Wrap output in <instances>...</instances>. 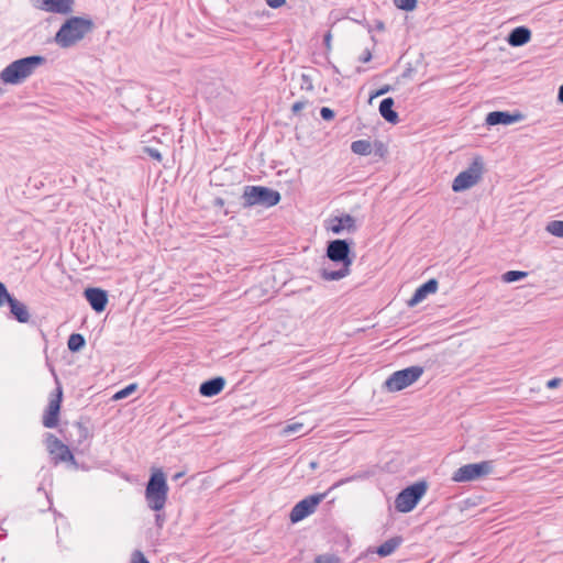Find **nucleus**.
Wrapping results in <instances>:
<instances>
[{
    "label": "nucleus",
    "instance_id": "nucleus-29",
    "mask_svg": "<svg viewBox=\"0 0 563 563\" xmlns=\"http://www.w3.org/2000/svg\"><path fill=\"white\" fill-rule=\"evenodd\" d=\"M394 4L405 11H412L417 7V0H394Z\"/></svg>",
    "mask_w": 563,
    "mask_h": 563
},
{
    "label": "nucleus",
    "instance_id": "nucleus-32",
    "mask_svg": "<svg viewBox=\"0 0 563 563\" xmlns=\"http://www.w3.org/2000/svg\"><path fill=\"white\" fill-rule=\"evenodd\" d=\"M85 345V339L81 334L73 333V352L78 351Z\"/></svg>",
    "mask_w": 563,
    "mask_h": 563
},
{
    "label": "nucleus",
    "instance_id": "nucleus-50",
    "mask_svg": "<svg viewBox=\"0 0 563 563\" xmlns=\"http://www.w3.org/2000/svg\"><path fill=\"white\" fill-rule=\"evenodd\" d=\"M43 495L48 499L47 493L43 492Z\"/></svg>",
    "mask_w": 563,
    "mask_h": 563
},
{
    "label": "nucleus",
    "instance_id": "nucleus-17",
    "mask_svg": "<svg viewBox=\"0 0 563 563\" xmlns=\"http://www.w3.org/2000/svg\"><path fill=\"white\" fill-rule=\"evenodd\" d=\"M438 290V282L435 279H430L420 287H418L412 295V297L408 300L409 307H415L419 302H421L429 294H434Z\"/></svg>",
    "mask_w": 563,
    "mask_h": 563
},
{
    "label": "nucleus",
    "instance_id": "nucleus-22",
    "mask_svg": "<svg viewBox=\"0 0 563 563\" xmlns=\"http://www.w3.org/2000/svg\"><path fill=\"white\" fill-rule=\"evenodd\" d=\"M393 106H394V99L385 98L384 100H382V102L379 104V113L387 122L397 123L398 114L396 111L393 110Z\"/></svg>",
    "mask_w": 563,
    "mask_h": 563
},
{
    "label": "nucleus",
    "instance_id": "nucleus-18",
    "mask_svg": "<svg viewBox=\"0 0 563 563\" xmlns=\"http://www.w3.org/2000/svg\"><path fill=\"white\" fill-rule=\"evenodd\" d=\"M7 303L10 307V312L13 316V318L19 321L20 323H26L30 320V312L27 310V307L19 301L15 297L11 295Z\"/></svg>",
    "mask_w": 563,
    "mask_h": 563
},
{
    "label": "nucleus",
    "instance_id": "nucleus-30",
    "mask_svg": "<svg viewBox=\"0 0 563 563\" xmlns=\"http://www.w3.org/2000/svg\"><path fill=\"white\" fill-rule=\"evenodd\" d=\"M316 563H340L341 560L334 554H321L314 560Z\"/></svg>",
    "mask_w": 563,
    "mask_h": 563
},
{
    "label": "nucleus",
    "instance_id": "nucleus-44",
    "mask_svg": "<svg viewBox=\"0 0 563 563\" xmlns=\"http://www.w3.org/2000/svg\"><path fill=\"white\" fill-rule=\"evenodd\" d=\"M349 481H350V478L341 479V481L336 482L335 484H333V486L330 489H334V488L341 486L342 484L347 483Z\"/></svg>",
    "mask_w": 563,
    "mask_h": 563
},
{
    "label": "nucleus",
    "instance_id": "nucleus-15",
    "mask_svg": "<svg viewBox=\"0 0 563 563\" xmlns=\"http://www.w3.org/2000/svg\"><path fill=\"white\" fill-rule=\"evenodd\" d=\"M35 8L53 13L70 12V0H31Z\"/></svg>",
    "mask_w": 563,
    "mask_h": 563
},
{
    "label": "nucleus",
    "instance_id": "nucleus-34",
    "mask_svg": "<svg viewBox=\"0 0 563 563\" xmlns=\"http://www.w3.org/2000/svg\"><path fill=\"white\" fill-rule=\"evenodd\" d=\"M300 79H301V84H300L301 89H305L308 91L313 90L312 80L309 75L302 74Z\"/></svg>",
    "mask_w": 563,
    "mask_h": 563
},
{
    "label": "nucleus",
    "instance_id": "nucleus-24",
    "mask_svg": "<svg viewBox=\"0 0 563 563\" xmlns=\"http://www.w3.org/2000/svg\"><path fill=\"white\" fill-rule=\"evenodd\" d=\"M401 537L390 538L376 549V553L383 558L388 556L395 552V550L401 544Z\"/></svg>",
    "mask_w": 563,
    "mask_h": 563
},
{
    "label": "nucleus",
    "instance_id": "nucleus-12",
    "mask_svg": "<svg viewBox=\"0 0 563 563\" xmlns=\"http://www.w3.org/2000/svg\"><path fill=\"white\" fill-rule=\"evenodd\" d=\"M327 229L332 231L334 234H341L343 231L355 232V219L351 214L332 217L327 221Z\"/></svg>",
    "mask_w": 563,
    "mask_h": 563
},
{
    "label": "nucleus",
    "instance_id": "nucleus-20",
    "mask_svg": "<svg viewBox=\"0 0 563 563\" xmlns=\"http://www.w3.org/2000/svg\"><path fill=\"white\" fill-rule=\"evenodd\" d=\"M225 385V380L223 377H216L209 379L200 385L199 391L202 396L212 397L218 395Z\"/></svg>",
    "mask_w": 563,
    "mask_h": 563
},
{
    "label": "nucleus",
    "instance_id": "nucleus-14",
    "mask_svg": "<svg viewBox=\"0 0 563 563\" xmlns=\"http://www.w3.org/2000/svg\"><path fill=\"white\" fill-rule=\"evenodd\" d=\"M85 298L96 312L104 311L108 303V294L106 290L101 288H87L85 290Z\"/></svg>",
    "mask_w": 563,
    "mask_h": 563
},
{
    "label": "nucleus",
    "instance_id": "nucleus-10",
    "mask_svg": "<svg viewBox=\"0 0 563 563\" xmlns=\"http://www.w3.org/2000/svg\"><path fill=\"white\" fill-rule=\"evenodd\" d=\"M55 380H56L57 386H56L55 390L51 394L49 401L47 404V407L44 411L43 419H42L43 426L48 429L55 428L58 424V419H59V410H60L63 391H62V387L58 384V380L56 377H55Z\"/></svg>",
    "mask_w": 563,
    "mask_h": 563
},
{
    "label": "nucleus",
    "instance_id": "nucleus-39",
    "mask_svg": "<svg viewBox=\"0 0 563 563\" xmlns=\"http://www.w3.org/2000/svg\"><path fill=\"white\" fill-rule=\"evenodd\" d=\"M265 1L271 8H274V9L282 7L286 2V0H265Z\"/></svg>",
    "mask_w": 563,
    "mask_h": 563
},
{
    "label": "nucleus",
    "instance_id": "nucleus-47",
    "mask_svg": "<svg viewBox=\"0 0 563 563\" xmlns=\"http://www.w3.org/2000/svg\"><path fill=\"white\" fill-rule=\"evenodd\" d=\"M309 466L311 470H316L318 467V462L312 461V462H310Z\"/></svg>",
    "mask_w": 563,
    "mask_h": 563
},
{
    "label": "nucleus",
    "instance_id": "nucleus-5",
    "mask_svg": "<svg viewBox=\"0 0 563 563\" xmlns=\"http://www.w3.org/2000/svg\"><path fill=\"white\" fill-rule=\"evenodd\" d=\"M423 374V367L410 366L394 372L384 383V388L389 393L400 391L416 383Z\"/></svg>",
    "mask_w": 563,
    "mask_h": 563
},
{
    "label": "nucleus",
    "instance_id": "nucleus-8",
    "mask_svg": "<svg viewBox=\"0 0 563 563\" xmlns=\"http://www.w3.org/2000/svg\"><path fill=\"white\" fill-rule=\"evenodd\" d=\"M493 461H483L479 463H471L459 467L452 476L456 483L472 482L493 473Z\"/></svg>",
    "mask_w": 563,
    "mask_h": 563
},
{
    "label": "nucleus",
    "instance_id": "nucleus-37",
    "mask_svg": "<svg viewBox=\"0 0 563 563\" xmlns=\"http://www.w3.org/2000/svg\"><path fill=\"white\" fill-rule=\"evenodd\" d=\"M307 103H308V102H307V101H305V100H300V101L295 102V103L292 104V107H291V112H292L294 114H299V113H300V111H301L302 109H305V108H306Z\"/></svg>",
    "mask_w": 563,
    "mask_h": 563
},
{
    "label": "nucleus",
    "instance_id": "nucleus-9",
    "mask_svg": "<svg viewBox=\"0 0 563 563\" xmlns=\"http://www.w3.org/2000/svg\"><path fill=\"white\" fill-rule=\"evenodd\" d=\"M327 494L310 495L297 503L290 511L289 519L292 523L303 520L313 514L318 505L324 499Z\"/></svg>",
    "mask_w": 563,
    "mask_h": 563
},
{
    "label": "nucleus",
    "instance_id": "nucleus-6",
    "mask_svg": "<svg viewBox=\"0 0 563 563\" xmlns=\"http://www.w3.org/2000/svg\"><path fill=\"white\" fill-rule=\"evenodd\" d=\"M484 163L482 157L476 156L471 165L463 172H461L452 183V189L455 192L464 191L475 186L483 176Z\"/></svg>",
    "mask_w": 563,
    "mask_h": 563
},
{
    "label": "nucleus",
    "instance_id": "nucleus-26",
    "mask_svg": "<svg viewBox=\"0 0 563 563\" xmlns=\"http://www.w3.org/2000/svg\"><path fill=\"white\" fill-rule=\"evenodd\" d=\"M545 230L554 236L563 238V221H551L547 224Z\"/></svg>",
    "mask_w": 563,
    "mask_h": 563
},
{
    "label": "nucleus",
    "instance_id": "nucleus-11",
    "mask_svg": "<svg viewBox=\"0 0 563 563\" xmlns=\"http://www.w3.org/2000/svg\"><path fill=\"white\" fill-rule=\"evenodd\" d=\"M46 449L55 463L70 460V448L64 444L55 435L46 434Z\"/></svg>",
    "mask_w": 563,
    "mask_h": 563
},
{
    "label": "nucleus",
    "instance_id": "nucleus-38",
    "mask_svg": "<svg viewBox=\"0 0 563 563\" xmlns=\"http://www.w3.org/2000/svg\"><path fill=\"white\" fill-rule=\"evenodd\" d=\"M144 151L154 159L161 162L162 161V155L161 153L156 150V148H153V147H145Z\"/></svg>",
    "mask_w": 563,
    "mask_h": 563
},
{
    "label": "nucleus",
    "instance_id": "nucleus-28",
    "mask_svg": "<svg viewBox=\"0 0 563 563\" xmlns=\"http://www.w3.org/2000/svg\"><path fill=\"white\" fill-rule=\"evenodd\" d=\"M137 388V385L136 384H130L129 386L124 387L123 389L117 391L112 399L113 400H120V399H123L128 396H130L132 393H134Z\"/></svg>",
    "mask_w": 563,
    "mask_h": 563
},
{
    "label": "nucleus",
    "instance_id": "nucleus-21",
    "mask_svg": "<svg viewBox=\"0 0 563 563\" xmlns=\"http://www.w3.org/2000/svg\"><path fill=\"white\" fill-rule=\"evenodd\" d=\"M77 434H78V446L74 450L84 451L89 445V440L91 438V427L88 421H78L75 426Z\"/></svg>",
    "mask_w": 563,
    "mask_h": 563
},
{
    "label": "nucleus",
    "instance_id": "nucleus-41",
    "mask_svg": "<svg viewBox=\"0 0 563 563\" xmlns=\"http://www.w3.org/2000/svg\"><path fill=\"white\" fill-rule=\"evenodd\" d=\"M371 58H372V54H371V52L367 49V51H365V53L360 57V60H361L362 63H367V62H369V60H371Z\"/></svg>",
    "mask_w": 563,
    "mask_h": 563
},
{
    "label": "nucleus",
    "instance_id": "nucleus-51",
    "mask_svg": "<svg viewBox=\"0 0 563 563\" xmlns=\"http://www.w3.org/2000/svg\"><path fill=\"white\" fill-rule=\"evenodd\" d=\"M218 205H223V201L219 199Z\"/></svg>",
    "mask_w": 563,
    "mask_h": 563
},
{
    "label": "nucleus",
    "instance_id": "nucleus-49",
    "mask_svg": "<svg viewBox=\"0 0 563 563\" xmlns=\"http://www.w3.org/2000/svg\"><path fill=\"white\" fill-rule=\"evenodd\" d=\"M66 343H67V347L70 350V336H68V339H67V342H66Z\"/></svg>",
    "mask_w": 563,
    "mask_h": 563
},
{
    "label": "nucleus",
    "instance_id": "nucleus-31",
    "mask_svg": "<svg viewBox=\"0 0 563 563\" xmlns=\"http://www.w3.org/2000/svg\"><path fill=\"white\" fill-rule=\"evenodd\" d=\"M302 428H303V424H302V423H300V422H294V423L287 424V426L283 429V434H284V435H289V434H292V433L299 432Z\"/></svg>",
    "mask_w": 563,
    "mask_h": 563
},
{
    "label": "nucleus",
    "instance_id": "nucleus-45",
    "mask_svg": "<svg viewBox=\"0 0 563 563\" xmlns=\"http://www.w3.org/2000/svg\"><path fill=\"white\" fill-rule=\"evenodd\" d=\"M330 41H331V33H327L324 35V43L327 46H330Z\"/></svg>",
    "mask_w": 563,
    "mask_h": 563
},
{
    "label": "nucleus",
    "instance_id": "nucleus-3",
    "mask_svg": "<svg viewBox=\"0 0 563 563\" xmlns=\"http://www.w3.org/2000/svg\"><path fill=\"white\" fill-rule=\"evenodd\" d=\"M168 496V485L162 470H156L151 475L146 488L145 500L150 509L161 511L164 509Z\"/></svg>",
    "mask_w": 563,
    "mask_h": 563
},
{
    "label": "nucleus",
    "instance_id": "nucleus-16",
    "mask_svg": "<svg viewBox=\"0 0 563 563\" xmlns=\"http://www.w3.org/2000/svg\"><path fill=\"white\" fill-rule=\"evenodd\" d=\"M522 119V115L520 113L511 114L509 112L504 111H493L489 112L486 117V124L488 125H497V124H512Z\"/></svg>",
    "mask_w": 563,
    "mask_h": 563
},
{
    "label": "nucleus",
    "instance_id": "nucleus-43",
    "mask_svg": "<svg viewBox=\"0 0 563 563\" xmlns=\"http://www.w3.org/2000/svg\"><path fill=\"white\" fill-rule=\"evenodd\" d=\"M389 88H390L389 86H385L382 89H379L374 96H382V95L388 92Z\"/></svg>",
    "mask_w": 563,
    "mask_h": 563
},
{
    "label": "nucleus",
    "instance_id": "nucleus-52",
    "mask_svg": "<svg viewBox=\"0 0 563 563\" xmlns=\"http://www.w3.org/2000/svg\"><path fill=\"white\" fill-rule=\"evenodd\" d=\"M181 475H183V474H181V473H179V474H177L175 477H176V478H179Z\"/></svg>",
    "mask_w": 563,
    "mask_h": 563
},
{
    "label": "nucleus",
    "instance_id": "nucleus-33",
    "mask_svg": "<svg viewBox=\"0 0 563 563\" xmlns=\"http://www.w3.org/2000/svg\"><path fill=\"white\" fill-rule=\"evenodd\" d=\"M11 297V294L8 291L5 285L0 282V307H2L9 298Z\"/></svg>",
    "mask_w": 563,
    "mask_h": 563
},
{
    "label": "nucleus",
    "instance_id": "nucleus-7",
    "mask_svg": "<svg viewBox=\"0 0 563 563\" xmlns=\"http://www.w3.org/2000/svg\"><path fill=\"white\" fill-rule=\"evenodd\" d=\"M427 492V484L424 482H417L409 487L402 489L395 499V508L399 512L411 511L421 497Z\"/></svg>",
    "mask_w": 563,
    "mask_h": 563
},
{
    "label": "nucleus",
    "instance_id": "nucleus-42",
    "mask_svg": "<svg viewBox=\"0 0 563 563\" xmlns=\"http://www.w3.org/2000/svg\"><path fill=\"white\" fill-rule=\"evenodd\" d=\"M155 521H156V525H157L158 527H162V526H163V523H164V521H165V517H164L163 515H161V514H157V515L155 516Z\"/></svg>",
    "mask_w": 563,
    "mask_h": 563
},
{
    "label": "nucleus",
    "instance_id": "nucleus-40",
    "mask_svg": "<svg viewBox=\"0 0 563 563\" xmlns=\"http://www.w3.org/2000/svg\"><path fill=\"white\" fill-rule=\"evenodd\" d=\"M561 382V378H552L547 383V387L550 389L556 388Z\"/></svg>",
    "mask_w": 563,
    "mask_h": 563
},
{
    "label": "nucleus",
    "instance_id": "nucleus-1",
    "mask_svg": "<svg viewBox=\"0 0 563 563\" xmlns=\"http://www.w3.org/2000/svg\"><path fill=\"white\" fill-rule=\"evenodd\" d=\"M351 246L346 240H334L329 242L327 256L334 263H340L341 268L334 271L327 267L321 269V277L324 280H340L350 274L353 258L350 256Z\"/></svg>",
    "mask_w": 563,
    "mask_h": 563
},
{
    "label": "nucleus",
    "instance_id": "nucleus-46",
    "mask_svg": "<svg viewBox=\"0 0 563 563\" xmlns=\"http://www.w3.org/2000/svg\"><path fill=\"white\" fill-rule=\"evenodd\" d=\"M559 101L563 103V85L559 89Z\"/></svg>",
    "mask_w": 563,
    "mask_h": 563
},
{
    "label": "nucleus",
    "instance_id": "nucleus-27",
    "mask_svg": "<svg viewBox=\"0 0 563 563\" xmlns=\"http://www.w3.org/2000/svg\"><path fill=\"white\" fill-rule=\"evenodd\" d=\"M528 275L527 272L521 271H508L505 274H503L501 279L505 283H514L519 279L525 278Z\"/></svg>",
    "mask_w": 563,
    "mask_h": 563
},
{
    "label": "nucleus",
    "instance_id": "nucleus-25",
    "mask_svg": "<svg viewBox=\"0 0 563 563\" xmlns=\"http://www.w3.org/2000/svg\"><path fill=\"white\" fill-rule=\"evenodd\" d=\"M351 150L357 155H369L372 153V145L366 140H358L351 144Z\"/></svg>",
    "mask_w": 563,
    "mask_h": 563
},
{
    "label": "nucleus",
    "instance_id": "nucleus-48",
    "mask_svg": "<svg viewBox=\"0 0 563 563\" xmlns=\"http://www.w3.org/2000/svg\"><path fill=\"white\" fill-rule=\"evenodd\" d=\"M5 536V530L0 526V539Z\"/></svg>",
    "mask_w": 563,
    "mask_h": 563
},
{
    "label": "nucleus",
    "instance_id": "nucleus-2",
    "mask_svg": "<svg viewBox=\"0 0 563 563\" xmlns=\"http://www.w3.org/2000/svg\"><path fill=\"white\" fill-rule=\"evenodd\" d=\"M45 58L38 55L16 59L3 68L0 79L5 84L16 85L31 76L36 67L44 64Z\"/></svg>",
    "mask_w": 563,
    "mask_h": 563
},
{
    "label": "nucleus",
    "instance_id": "nucleus-19",
    "mask_svg": "<svg viewBox=\"0 0 563 563\" xmlns=\"http://www.w3.org/2000/svg\"><path fill=\"white\" fill-rule=\"evenodd\" d=\"M531 38V32L526 26H518L514 29L507 38L510 46L518 47L527 44Z\"/></svg>",
    "mask_w": 563,
    "mask_h": 563
},
{
    "label": "nucleus",
    "instance_id": "nucleus-36",
    "mask_svg": "<svg viewBox=\"0 0 563 563\" xmlns=\"http://www.w3.org/2000/svg\"><path fill=\"white\" fill-rule=\"evenodd\" d=\"M320 115L323 120L330 121L334 118V111L330 108L323 107L320 110Z\"/></svg>",
    "mask_w": 563,
    "mask_h": 563
},
{
    "label": "nucleus",
    "instance_id": "nucleus-4",
    "mask_svg": "<svg viewBox=\"0 0 563 563\" xmlns=\"http://www.w3.org/2000/svg\"><path fill=\"white\" fill-rule=\"evenodd\" d=\"M243 206H263L266 208L276 206L280 201V194L263 186H246L242 196Z\"/></svg>",
    "mask_w": 563,
    "mask_h": 563
},
{
    "label": "nucleus",
    "instance_id": "nucleus-13",
    "mask_svg": "<svg viewBox=\"0 0 563 563\" xmlns=\"http://www.w3.org/2000/svg\"><path fill=\"white\" fill-rule=\"evenodd\" d=\"M95 24L91 19L73 16L71 20V38L73 44L81 41L87 34L91 33Z\"/></svg>",
    "mask_w": 563,
    "mask_h": 563
},
{
    "label": "nucleus",
    "instance_id": "nucleus-35",
    "mask_svg": "<svg viewBox=\"0 0 563 563\" xmlns=\"http://www.w3.org/2000/svg\"><path fill=\"white\" fill-rule=\"evenodd\" d=\"M131 563H150L140 550H135L132 554Z\"/></svg>",
    "mask_w": 563,
    "mask_h": 563
},
{
    "label": "nucleus",
    "instance_id": "nucleus-23",
    "mask_svg": "<svg viewBox=\"0 0 563 563\" xmlns=\"http://www.w3.org/2000/svg\"><path fill=\"white\" fill-rule=\"evenodd\" d=\"M55 42L62 47L70 46V18H67L55 35Z\"/></svg>",
    "mask_w": 563,
    "mask_h": 563
}]
</instances>
